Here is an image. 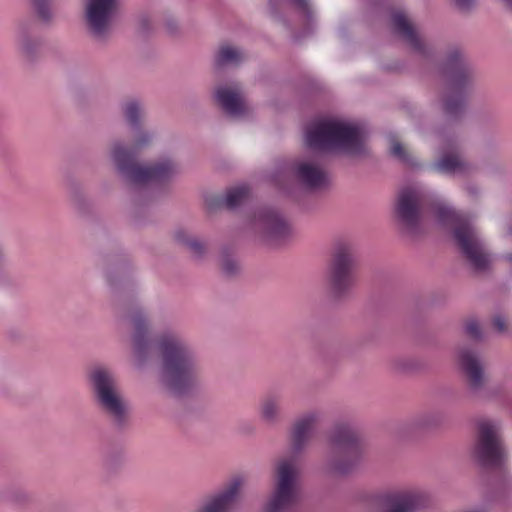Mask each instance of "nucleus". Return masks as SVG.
<instances>
[{"instance_id": "obj_1", "label": "nucleus", "mask_w": 512, "mask_h": 512, "mask_svg": "<svg viewBox=\"0 0 512 512\" xmlns=\"http://www.w3.org/2000/svg\"><path fill=\"white\" fill-rule=\"evenodd\" d=\"M132 336V361L142 368L159 353L158 383L169 395L183 397L201 388V362L195 347L179 334L166 331L156 338L151 335L147 316L141 308L127 315Z\"/></svg>"}, {"instance_id": "obj_2", "label": "nucleus", "mask_w": 512, "mask_h": 512, "mask_svg": "<svg viewBox=\"0 0 512 512\" xmlns=\"http://www.w3.org/2000/svg\"><path fill=\"white\" fill-rule=\"evenodd\" d=\"M391 25L393 33L417 57L423 69L435 71L445 79V87L439 95L441 111L448 121L459 120L475 82L474 69L465 52L458 46H450L438 60L434 46L402 10L392 13Z\"/></svg>"}, {"instance_id": "obj_3", "label": "nucleus", "mask_w": 512, "mask_h": 512, "mask_svg": "<svg viewBox=\"0 0 512 512\" xmlns=\"http://www.w3.org/2000/svg\"><path fill=\"white\" fill-rule=\"evenodd\" d=\"M322 412L310 410L298 417L291 428V453L280 457L273 468V492L264 512H288L297 502L301 454L308 446L314 430L322 419Z\"/></svg>"}, {"instance_id": "obj_4", "label": "nucleus", "mask_w": 512, "mask_h": 512, "mask_svg": "<svg viewBox=\"0 0 512 512\" xmlns=\"http://www.w3.org/2000/svg\"><path fill=\"white\" fill-rule=\"evenodd\" d=\"M440 225L450 227L454 242L467 266L478 275L492 270L494 258L471 221L443 200L432 204Z\"/></svg>"}, {"instance_id": "obj_5", "label": "nucleus", "mask_w": 512, "mask_h": 512, "mask_svg": "<svg viewBox=\"0 0 512 512\" xmlns=\"http://www.w3.org/2000/svg\"><path fill=\"white\" fill-rule=\"evenodd\" d=\"M108 156L118 176L135 187L150 183L166 185L181 172L179 161L172 155H162L148 164L139 163L122 139L110 143Z\"/></svg>"}, {"instance_id": "obj_6", "label": "nucleus", "mask_w": 512, "mask_h": 512, "mask_svg": "<svg viewBox=\"0 0 512 512\" xmlns=\"http://www.w3.org/2000/svg\"><path fill=\"white\" fill-rule=\"evenodd\" d=\"M305 143L316 151H335L358 156L365 153V132L338 118H322L312 122L305 132Z\"/></svg>"}, {"instance_id": "obj_7", "label": "nucleus", "mask_w": 512, "mask_h": 512, "mask_svg": "<svg viewBox=\"0 0 512 512\" xmlns=\"http://www.w3.org/2000/svg\"><path fill=\"white\" fill-rule=\"evenodd\" d=\"M329 451L322 470L331 477H346L360 465L364 456V446L357 429L350 423H335L328 433Z\"/></svg>"}, {"instance_id": "obj_8", "label": "nucleus", "mask_w": 512, "mask_h": 512, "mask_svg": "<svg viewBox=\"0 0 512 512\" xmlns=\"http://www.w3.org/2000/svg\"><path fill=\"white\" fill-rule=\"evenodd\" d=\"M87 379L100 410L118 427L129 419V405L121 392L115 371L105 364L93 365Z\"/></svg>"}, {"instance_id": "obj_9", "label": "nucleus", "mask_w": 512, "mask_h": 512, "mask_svg": "<svg viewBox=\"0 0 512 512\" xmlns=\"http://www.w3.org/2000/svg\"><path fill=\"white\" fill-rule=\"evenodd\" d=\"M356 280V259L353 247L347 242H337L326 271V284L330 294L337 299L347 297L351 294Z\"/></svg>"}, {"instance_id": "obj_10", "label": "nucleus", "mask_w": 512, "mask_h": 512, "mask_svg": "<svg viewBox=\"0 0 512 512\" xmlns=\"http://www.w3.org/2000/svg\"><path fill=\"white\" fill-rule=\"evenodd\" d=\"M472 455L480 464L487 467H501L506 463L508 456L499 422L488 419L479 421Z\"/></svg>"}, {"instance_id": "obj_11", "label": "nucleus", "mask_w": 512, "mask_h": 512, "mask_svg": "<svg viewBox=\"0 0 512 512\" xmlns=\"http://www.w3.org/2000/svg\"><path fill=\"white\" fill-rule=\"evenodd\" d=\"M425 203L426 195L420 187L407 186L398 192L394 205V217L404 233L415 236L422 231Z\"/></svg>"}, {"instance_id": "obj_12", "label": "nucleus", "mask_w": 512, "mask_h": 512, "mask_svg": "<svg viewBox=\"0 0 512 512\" xmlns=\"http://www.w3.org/2000/svg\"><path fill=\"white\" fill-rule=\"evenodd\" d=\"M253 229L267 244L281 246L290 241L294 229L290 221L278 210L260 208L254 215Z\"/></svg>"}, {"instance_id": "obj_13", "label": "nucleus", "mask_w": 512, "mask_h": 512, "mask_svg": "<svg viewBox=\"0 0 512 512\" xmlns=\"http://www.w3.org/2000/svg\"><path fill=\"white\" fill-rule=\"evenodd\" d=\"M120 0H86L84 22L90 37L97 43H105L112 30Z\"/></svg>"}, {"instance_id": "obj_14", "label": "nucleus", "mask_w": 512, "mask_h": 512, "mask_svg": "<svg viewBox=\"0 0 512 512\" xmlns=\"http://www.w3.org/2000/svg\"><path fill=\"white\" fill-rule=\"evenodd\" d=\"M440 157L433 164V169L453 176H468L475 171V166L461 153V139L455 133L441 136Z\"/></svg>"}, {"instance_id": "obj_15", "label": "nucleus", "mask_w": 512, "mask_h": 512, "mask_svg": "<svg viewBox=\"0 0 512 512\" xmlns=\"http://www.w3.org/2000/svg\"><path fill=\"white\" fill-rule=\"evenodd\" d=\"M290 174L302 187L319 190L328 184V173L317 157L297 158L290 166Z\"/></svg>"}, {"instance_id": "obj_16", "label": "nucleus", "mask_w": 512, "mask_h": 512, "mask_svg": "<svg viewBox=\"0 0 512 512\" xmlns=\"http://www.w3.org/2000/svg\"><path fill=\"white\" fill-rule=\"evenodd\" d=\"M246 479L237 475L217 493L210 496L197 512H230L236 505L245 486Z\"/></svg>"}, {"instance_id": "obj_17", "label": "nucleus", "mask_w": 512, "mask_h": 512, "mask_svg": "<svg viewBox=\"0 0 512 512\" xmlns=\"http://www.w3.org/2000/svg\"><path fill=\"white\" fill-rule=\"evenodd\" d=\"M458 362L472 391H480L486 383L485 363L479 353L469 347H461L458 351Z\"/></svg>"}, {"instance_id": "obj_18", "label": "nucleus", "mask_w": 512, "mask_h": 512, "mask_svg": "<svg viewBox=\"0 0 512 512\" xmlns=\"http://www.w3.org/2000/svg\"><path fill=\"white\" fill-rule=\"evenodd\" d=\"M15 42L17 50L28 63L36 61L42 49V40L35 33V25L32 21L21 20L15 28Z\"/></svg>"}, {"instance_id": "obj_19", "label": "nucleus", "mask_w": 512, "mask_h": 512, "mask_svg": "<svg viewBox=\"0 0 512 512\" xmlns=\"http://www.w3.org/2000/svg\"><path fill=\"white\" fill-rule=\"evenodd\" d=\"M218 105L231 117H242L248 114L249 107L243 88L238 83L225 84L215 90Z\"/></svg>"}, {"instance_id": "obj_20", "label": "nucleus", "mask_w": 512, "mask_h": 512, "mask_svg": "<svg viewBox=\"0 0 512 512\" xmlns=\"http://www.w3.org/2000/svg\"><path fill=\"white\" fill-rule=\"evenodd\" d=\"M258 416L266 426L274 427L280 424L283 420L281 396L276 393L263 396L259 402Z\"/></svg>"}, {"instance_id": "obj_21", "label": "nucleus", "mask_w": 512, "mask_h": 512, "mask_svg": "<svg viewBox=\"0 0 512 512\" xmlns=\"http://www.w3.org/2000/svg\"><path fill=\"white\" fill-rule=\"evenodd\" d=\"M442 422V416L437 411L420 413L403 426V434L418 435L436 429Z\"/></svg>"}, {"instance_id": "obj_22", "label": "nucleus", "mask_w": 512, "mask_h": 512, "mask_svg": "<svg viewBox=\"0 0 512 512\" xmlns=\"http://www.w3.org/2000/svg\"><path fill=\"white\" fill-rule=\"evenodd\" d=\"M249 196V189L246 186H237L228 189L223 196H211L206 199L209 209L226 207L235 209L241 205Z\"/></svg>"}, {"instance_id": "obj_23", "label": "nucleus", "mask_w": 512, "mask_h": 512, "mask_svg": "<svg viewBox=\"0 0 512 512\" xmlns=\"http://www.w3.org/2000/svg\"><path fill=\"white\" fill-rule=\"evenodd\" d=\"M246 52L233 44H221L214 56V65L217 68L238 66L245 61Z\"/></svg>"}, {"instance_id": "obj_24", "label": "nucleus", "mask_w": 512, "mask_h": 512, "mask_svg": "<svg viewBox=\"0 0 512 512\" xmlns=\"http://www.w3.org/2000/svg\"><path fill=\"white\" fill-rule=\"evenodd\" d=\"M121 110L125 121L132 129H138L142 126L145 109L140 100L135 98L126 100L122 103Z\"/></svg>"}, {"instance_id": "obj_25", "label": "nucleus", "mask_w": 512, "mask_h": 512, "mask_svg": "<svg viewBox=\"0 0 512 512\" xmlns=\"http://www.w3.org/2000/svg\"><path fill=\"white\" fill-rule=\"evenodd\" d=\"M175 240L178 244L188 249L195 257L201 258L206 253V243L185 230H177L175 232Z\"/></svg>"}, {"instance_id": "obj_26", "label": "nucleus", "mask_w": 512, "mask_h": 512, "mask_svg": "<svg viewBox=\"0 0 512 512\" xmlns=\"http://www.w3.org/2000/svg\"><path fill=\"white\" fill-rule=\"evenodd\" d=\"M133 130L134 134L131 147L128 146L125 142L124 144L130 149L132 156L135 158L134 153L148 148L153 143L154 133L152 131L143 129L142 126Z\"/></svg>"}, {"instance_id": "obj_27", "label": "nucleus", "mask_w": 512, "mask_h": 512, "mask_svg": "<svg viewBox=\"0 0 512 512\" xmlns=\"http://www.w3.org/2000/svg\"><path fill=\"white\" fill-rule=\"evenodd\" d=\"M125 462V451L122 447H110L104 455V466L108 471L120 469Z\"/></svg>"}, {"instance_id": "obj_28", "label": "nucleus", "mask_w": 512, "mask_h": 512, "mask_svg": "<svg viewBox=\"0 0 512 512\" xmlns=\"http://www.w3.org/2000/svg\"><path fill=\"white\" fill-rule=\"evenodd\" d=\"M220 266L222 273L226 277H234L241 271V265L239 261L226 250L223 251L220 256Z\"/></svg>"}, {"instance_id": "obj_29", "label": "nucleus", "mask_w": 512, "mask_h": 512, "mask_svg": "<svg viewBox=\"0 0 512 512\" xmlns=\"http://www.w3.org/2000/svg\"><path fill=\"white\" fill-rule=\"evenodd\" d=\"M37 17L46 24H50L54 20V11L51 0H30Z\"/></svg>"}, {"instance_id": "obj_30", "label": "nucleus", "mask_w": 512, "mask_h": 512, "mask_svg": "<svg viewBox=\"0 0 512 512\" xmlns=\"http://www.w3.org/2000/svg\"><path fill=\"white\" fill-rule=\"evenodd\" d=\"M272 9H276L277 3L287 4L301 13L307 20L312 18L310 0H269Z\"/></svg>"}, {"instance_id": "obj_31", "label": "nucleus", "mask_w": 512, "mask_h": 512, "mask_svg": "<svg viewBox=\"0 0 512 512\" xmlns=\"http://www.w3.org/2000/svg\"><path fill=\"white\" fill-rule=\"evenodd\" d=\"M70 199L73 206L80 212L85 213L88 207V200L79 187L73 186L70 191Z\"/></svg>"}, {"instance_id": "obj_32", "label": "nucleus", "mask_w": 512, "mask_h": 512, "mask_svg": "<svg viewBox=\"0 0 512 512\" xmlns=\"http://www.w3.org/2000/svg\"><path fill=\"white\" fill-rule=\"evenodd\" d=\"M390 153L398 160L407 164H413L412 158L404 146L397 140H392L390 144Z\"/></svg>"}, {"instance_id": "obj_33", "label": "nucleus", "mask_w": 512, "mask_h": 512, "mask_svg": "<svg viewBox=\"0 0 512 512\" xmlns=\"http://www.w3.org/2000/svg\"><path fill=\"white\" fill-rule=\"evenodd\" d=\"M466 334L475 340H480L483 337L482 329L479 322L476 319H469L465 323Z\"/></svg>"}, {"instance_id": "obj_34", "label": "nucleus", "mask_w": 512, "mask_h": 512, "mask_svg": "<svg viewBox=\"0 0 512 512\" xmlns=\"http://www.w3.org/2000/svg\"><path fill=\"white\" fill-rule=\"evenodd\" d=\"M455 9L461 14H470L477 7V0H453Z\"/></svg>"}, {"instance_id": "obj_35", "label": "nucleus", "mask_w": 512, "mask_h": 512, "mask_svg": "<svg viewBox=\"0 0 512 512\" xmlns=\"http://www.w3.org/2000/svg\"><path fill=\"white\" fill-rule=\"evenodd\" d=\"M492 323L498 333L505 334L508 332L506 319L502 315L495 316Z\"/></svg>"}, {"instance_id": "obj_36", "label": "nucleus", "mask_w": 512, "mask_h": 512, "mask_svg": "<svg viewBox=\"0 0 512 512\" xmlns=\"http://www.w3.org/2000/svg\"><path fill=\"white\" fill-rule=\"evenodd\" d=\"M31 499V495L24 490H15L12 494V501L17 504L27 503Z\"/></svg>"}, {"instance_id": "obj_37", "label": "nucleus", "mask_w": 512, "mask_h": 512, "mask_svg": "<svg viewBox=\"0 0 512 512\" xmlns=\"http://www.w3.org/2000/svg\"><path fill=\"white\" fill-rule=\"evenodd\" d=\"M107 280H108L111 288L113 289L114 294L116 295L117 294V283L115 280L114 272L112 270L107 272Z\"/></svg>"}, {"instance_id": "obj_38", "label": "nucleus", "mask_w": 512, "mask_h": 512, "mask_svg": "<svg viewBox=\"0 0 512 512\" xmlns=\"http://www.w3.org/2000/svg\"><path fill=\"white\" fill-rule=\"evenodd\" d=\"M466 191H467V193H468L470 196H472V197H474V198L478 197V196H479V194H480V189H479V187H478V186H476V185H474V184H468V185L466 186Z\"/></svg>"}, {"instance_id": "obj_39", "label": "nucleus", "mask_w": 512, "mask_h": 512, "mask_svg": "<svg viewBox=\"0 0 512 512\" xmlns=\"http://www.w3.org/2000/svg\"><path fill=\"white\" fill-rule=\"evenodd\" d=\"M166 25L171 32H174L177 29V22L174 20H168Z\"/></svg>"}, {"instance_id": "obj_40", "label": "nucleus", "mask_w": 512, "mask_h": 512, "mask_svg": "<svg viewBox=\"0 0 512 512\" xmlns=\"http://www.w3.org/2000/svg\"><path fill=\"white\" fill-rule=\"evenodd\" d=\"M505 9L512 14V0H501Z\"/></svg>"}, {"instance_id": "obj_41", "label": "nucleus", "mask_w": 512, "mask_h": 512, "mask_svg": "<svg viewBox=\"0 0 512 512\" xmlns=\"http://www.w3.org/2000/svg\"><path fill=\"white\" fill-rule=\"evenodd\" d=\"M5 264V252L3 247L0 245V270Z\"/></svg>"}, {"instance_id": "obj_42", "label": "nucleus", "mask_w": 512, "mask_h": 512, "mask_svg": "<svg viewBox=\"0 0 512 512\" xmlns=\"http://www.w3.org/2000/svg\"><path fill=\"white\" fill-rule=\"evenodd\" d=\"M504 258L509 263V265L512 267V252L505 254Z\"/></svg>"}, {"instance_id": "obj_43", "label": "nucleus", "mask_w": 512, "mask_h": 512, "mask_svg": "<svg viewBox=\"0 0 512 512\" xmlns=\"http://www.w3.org/2000/svg\"><path fill=\"white\" fill-rule=\"evenodd\" d=\"M508 234L512 236V220L510 221L508 228H507Z\"/></svg>"}]
</instances>
